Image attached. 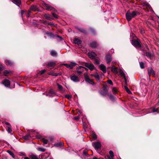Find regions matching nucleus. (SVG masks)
Listing matches in <instances>:
<instances>
[{
    "label": "nucleus",
    "instance_id": "obj_1",
    "mask_svg": "<svg viewBox=\"0 0 159 159\" xmlns=\"http://www.w3.org/2000/svg\"><path fill=\"white\" fill-rule=\"evenodd\" d=\"M138 13L135 11H134L131 13L129 11H128L126 14V19L128 21H130L131 19L137 16Z\"/></svg>",
    "mask_w": 159,
    "mask_h": 159
},
{
    "label": "nucleus",
    "instance_id": "obj_2",
    "mask_svg": "<svg viewBox=\"0 0 159 159\" xmlns=\"http://www.w3.org/2000/svg\"><path fill=\"white\" fill-rule=\"evenodd\" d=\"M132 44L136 48H140L141 47V45L140 42L137 40H133L132 41Z\"/></svg>",
    "mask_w": 159,
    "mask_h": 159
},
{
    "label": "nucleus",
    "instance_id": "obj_3",
    "mask_svg": "<svg viewBox=\"0 0 159 159\" xmlns=\"http://www.w3.org/2000/svg\"><path fill=\"white\" fill-rule=\"evenodd\" d=\"M56 61H51L48 63L47 66L48 67H50L51 69H52L56 65Z\"/></svg>",
    "mask_w": 159,
    "mask_h": 159
},
{
    "label": "nucleus",
    "instance_id": "obj_4",
    "mask_svg": "<svg viewBox=\"0 0 159 159\" xmlns=\"http://www.w3.org/2000/svg\"><path fill=\"white\" fill-rule=\"evenodd\" d=\"M85 66L91 70H93L95 69V67L91 63H86L85 64Z\"/></svg>",
    "mask_w": 159,
    "mask_h": 159
},
{
    "label": "nucleus",
    "instance_id": "obj_5",
    "mask_svg": "<svg viewBox=\"0 0 159 159\" xmlns=\"http://www.w3.org/2000/svg\"><path fill=\"white\" fill-rule=\"evenodd\" d=\"M92 145L96 149L100 148L101 147V143L98 142L93 143Z\"/></svg>",
    "mask_w": 159,
    "mask_h": 159
},
{
    "label": "nucleus",
    "instance_id": "obj_6",
    "mask_svg": "<svg viewBox=\"0 0 159 159\" xmlns=\"http://www.w3.org/2000/svg\"><path fill=\"white\" fill-rule=\"evenodd\" d=\"M55 92L52 89H51L48 93H47L46 95L47 96H49V97H54L55 95Z\"/></svg>",
    "mask_w": 159,
    "mask_h": 159
},
{
    "label": "nucleus",
    "instance_id": "obj_7",
    "mask_svg": "<svg viewBox=\"0 0 159 159\" xmlns=\"http://www.w3.org/2000/svg\"><path fill=\"white\" fill-rule=\"evenodd\" d=\"M43 6L46 7V9L48 11H50L53 10L54 11H55V9L53 7L46 3H43Z\"/></svg>",
    "mask_w": 159,
    "mask_h": 159
},
{
    "label": "nucleus",
    "instance_id": "obj_8",
    "mask_svg": "<svg viewBox=\"0 0 159 159\" xmlns=\"http://www.w3.org/2000/svg\"><path fill=\"white\" fill-rule=\"evenodd\" d=\"M71 80L75 82H77L79 81V78L76 76L73 75L70 76Z\"/></svg>",
    "mask_w": 159,
    "mask_h": 159
},
{
    "label": "nucleus",
    "instance_id": "obj_9",
    "mask_svg": "<svg viewBox=\"0 0 159 159\" xmlns=\"http://www.w3.org/2000/svg\"><path fill=\"white\" fill-rule=\"evenodd\" d=\"M88 56L91 59H94L97 56L96 54L93 52H91L88 53Z\"/></svg>",
    "mask_w": 159,
    "mask_h": 159
},
{
    "label": "nucleus",
    "instance_id": "obj_10",
    "mask_svg": "<svg viewBox=\"0 0 159 159\" xmlns=\"http://www.w3.org/2000/svg\"><path fill=\"white\" fill-rule=\"evenodd\" d=\"M105 59L107 64L110 63L112 60L111 57L110 55H107L105 57Z\"/></svg>",
    "mask_w": 159,
    "mask_h": 159
},
{
    "label": "nucleus",
    "instance_id": "obj_11",
    "mask_svg": "<svg viewBox=\"0 0 159 159\" xmlns=\"http://www.w3.org/2000/svg\"><path fill=\"white\" fill-rule=\"evenodd\" d=\"M85 80L86 82L91 84L93 85L94 84L93 80L90 79L87 76H85Z\"/></svg>",
    "mask_w": 159,
    "mask_h": 159
},
{
    "label": "nucleus",
    "instance_id": "obj_12",
    "mask_svg": "<svg viewBox=\"0 0 159 159\" xmlns=\"http://www.w3.org/2000/svg\"><path fill=\"white\" fill-rule=\"evenodd\" d=\"M2 84H3L5 86L9 87L10 86V81L6 79L3 81Z\"/></svg>",
    "mask_w": 159,
    "mask_h": 159
},
{
    "label": "nucleus",
    "instance_id": "obj_13",
    "mask_svg": "<svg viewBox=\"0 0 159 159\" xmlns=\"http://www.w3.org/2000/svg\"><path fill=\"white\" fill-rule=\"evenodd\" d=\"M99 67L100 70H102L103 73H106L107 71L106 66L103 64H101L99 66Z\"/></svg>",
    "mask_w": 159,
    "mask_h": 159
},
{
    "label": "nucleus",
    "instance_id": "obj_14",
    "mask_svg": "<svg viewBox=\"0 0 159 159\" xmlns=\"http://www.w3.org/2000/svg\"><path fill=\"white\" fill-rule=\"evenodd\" d=\"M148 72L149 75H155L154 70L151 67H149L148 68Z\"/></svg>",
    "mask_w": 159,
    "mask_h": 159
},
{
    "label": "nucleus",
    "instance_id": "obj_15",
    "mask_svg": "<svg viewBox=\"0 0 159 159\" xmlns=\"http://www.w3.org/2000/svg\"><path fill=\"white\" fill-rule=\"evenodd\" d=\"M74 43L79 45L81 43V41L78 38H75L73 40Z\"/></svg>",
    "mask_w": 159,
    "mask_h": 159
},
{
    "label": "nucleus",
    "instance_id": "obj_16",
    "mask_svg": "<svg viewBox=\"0 0 159 159\" xmlns=\"http://www.w3.org/2000/svg\"><path fill=\"white\" fill-rule=\"evenodd\" d=\"M48 74L49 75L53 76H57L58 75H61V73H55L53 72H48Z\"/></svg>",
    "mask_w": 159,
    "mask_h": 159
},
{
    "label": "nucleus",
    "instance_id": "obj_17",
    "mask_svg": "<svg viewBox=\"0 0 159 159\" xmlns=\"http://www.w3.org/2000/svg\"><path fill=\"white\" fill-rule=\"evenodd\" d=\"M119 70L117 67H115L114 66H112L111 68V71L114 73H117L118 72Z\"/></svg>",
    "mask_w": 159,
    "mask_h": 159
},
{
    "label": "nucleus",
    "instance_id": "obj_18",
    "mask_svg": "<svg viewBox=\"0 0 159 159\" xmlns=\"http://www.w3.org/2000/svg\"><path fill=\"white\" fill-rule=\"evenodd\" d=\"M103 91H102L101 94L103 95H105L107 93V90L106 87L104 86L102 88Z\"/></svg>",
    "mask_w": 159,
    "mask_h": 159
},
{
    "label": "nucleus",
    "instance_id": "obj_19",
    "mask_svg": "<svg viewBox=\"0 0 159 159\" xmlns=\"http://www.w3.org/2000/svg\"><path fill=\"white\" fill-rule=\"evenodd\" d=\"M97 45V43L95 41L91 43L90 44V46L91 47L94 48L96 47Z\"/></svg>",
    "mask_w": 159,
    "mask_h": 159
},
{
    "label": "nucleus",
    "instance_id": "obj_20",
    "mask_svg": "<svg viewBox=\"0 0 159 159\" xmlns=\"http://www.w3.org/2000/svg\"><path fill=\"white\" fill-rule=\"evenodd\" d=\"M37 9L38 8L36 6L32 5L31 6L30 8V11L31 10L34 11H37Z\"/></svg>",
    "mask_w": 159,
    "mask_h": 159
},
{
    "label": "nucleus",
    "instance_id": "obj_21",
    "mask_svg": "<svg viewBox=\"0 0 159 159\" xmlns=\"http://www.w3.org/2000/svg\"><path fill=\"white\" fill-rule=\"evenodd\" d=\"M146 56L149 58L151 59L153 57V55L149 52H146Z\"/></svg>",
    "mask_w": 159,
    "mask_h": 159
},
{
    "label": "nucleus",
    "instance_id": "obj_22",
    "mask_svg": "<svg viewBox=\"0 0 159 159\" xmlns=\"http://www.w3.org/2000/svg\"><path fill=\"white\" fill-rule=\"evenodd\" d=\"M118 72H119L120 75L121 76H122L123 77L125 76V74L123 71L121 69H119L118 71Z\"/></svg>",
    "mask_w": 159,
    "mask_h": 159
},
{
    "label": "nucleus",
    "instance_id": "obj_23",
    "mask_svg": "<svg viewBox=\"0 0 159 159\" xmlns=\"http://www.w3.org/2000/svg\"><path fill=\"white\" fill-rule=\"evenodd\" d=\"M57 85L59 90L60 91H61L62 92H64V91L62 86L61 85H60L59 84H57Z\"/></svg>",
    "mask_w": 159,
    "mask_h": 159
},
{
    "label": "nucleus",
    "instance_id": "obj_24",
    "mask_svg": "<svg viewBox=\"0 0 159 159\" xmlns=\"http://www.w3.org/2000/svg\"><path fill=\"white\" fill-rule=\"evenodd\" d=\"M30 135L29 134H27L26 135H25V136L23 137V138L25 140H27L28 139H30Z\"/></svg>",
    "mask_w": 159,
    "mask_h": 159
},
{
    "label": "nucleus",
    "instance_id": "obj_25",
    "mask_svg": "<svg viewBox=\"0 0 159 159\" xmlns=\"http://www.w3.org/2000/svg\"><path fill=\"white\" fill-rule=\"evenodd\" d=\"M50 54L52 56H56L57 53V52L54 50H52L50 51Z\"/></svg>",
    "mask_w": 159,
    "mask_h": 159
},
{
    "label": "nucleus",
    "instance_id": "obj_26",
    "mask_svg": "<svg viewBox=\"0 0 159 159\" xmlns=\"http://www.w3.org/2000/svg\"><path fill=\"white\" fill-rule=\"evenodd\" d=\"M77 29H78V30L80 31V32L84 33V34H86V31L85 30H84L81 28H77Z\"/></svg>",
    "mask_w": 159,
    "mask_h": 159
},
{
    "label": "nucleus",
    "instance_id": "obj_27",
    "mask_svg": "<svg viewBox=\"0 0 159 159\" xmlns=\"http://www.w3.org/2000/svg\"><path fill=\"white\" fill-rule=\"evenodd\" d=\"M64 145V143H63L60 142V143H56L55 144V146L57 147H60Z\"/></svg>",
    "mask_w": 159,
    "mask_h": 159
},
{
    "label": "nucleus",
    "instance_id": "obj_28",
    "mask_svg": "<svg viewBox=\"0 0 159 159\" xmlns=\"http://www.w3.org/2000/svg\"><path fill=\"white\" fill-rule=\"evenodd\" d=\"M14 1V3H16V4L18 6H19L18 5H17V4H21V1L20 0H13Z\"/></svg>",
    "mask_w": 159,
    "mask_h": 159
},
{
    "label": "nucleus",
    "instance_id": "obj_29",
    "mask_svg": "<svg viewBox=\"0 0 159 159\" xmlns=\"http://www.w3.org/2000/svg\"><path fill=\"white\" fill-rule=\"evenodd\" d=\"M30 157L31 159H38L37 157L33 154H31L30 156Z\"/></svg>",
    "mask_w": 159,
    "mask_h": 159
},
{
    "label": "nucleus",
    "instance_id": "obj_30",
    "mask_svg": "<svg viewBox=\"0 0 159 159\" xmlns=\"http://www.w3.org/2000/svg\"><path fill=\"white\" fill-rule=\"evenodd\" d=\"M84 69H85L86 70L87 69V68H85L81 66H80L78 67H77L76 69L77 70H84Z\"/></svg>",
    "mask_w": 159,
    "mask_h": 159
},
{
    "label": "nucleus",
    "instance_id": "obj_31",
    "mask_svg": "<svg viewBox=\"0 0 159 159\" xmlns=\"http://www.w3.org/2000/svg\"><path fill=\"white\" fill-rule=\"evenodd\" d=\"M44 16L46 19L48 20H51L52 19L49 14H45L44 15Z\"/></svg>",
    "mask_w": 159,
    "mask_h": 159
},
{
    "label": "nucleus",
    "instance_id": "obj_32",
    "mask_svg": "<svg viewBox=\"0 0 159 159\" xmlns=\"http://www.w3.org/2000/svg\"><path fill=\"white\" fill-rule=\"evenodd\" d=\"M7 152L13 158H14L15 156L14 153L10 150H7Z\"/></svg>",
    "mask_w": 159,
    "mask_h": 159
},
{
    "label": "nucleus",
    "instance_id": "obj_33",
    "mask_svg": "<svg viewBox=\"0 0 159 159\" xmlns=\"http://www.w3.org/2000/svg\"><path fill=\"white\" fill-rule=\"evenodd\" d=\"M42 142L44 143V144H47L48 142V140L47 139H46L45 138H42Z\"/></svg>",
    "mask_w": 159,
    "mask_h": 159
},
{
    "label": "nucleus",
    "instance_id": "obj_34",
    "mask_svg": "<svg viewBox=\"0 0 159 159\" xmlns=\"http://www.w3.org/2000/svg\"><path fill=\"white\" fill-rule=\"evenodd\" d=\"M94 77L95 78L97 79V80H99L100 79L99 76L97 73H96L95 74V75H94Z\"/></svg>",
    "mask_w": 159,
    "mask_h": 159
},
{
    "label": "nucleus",
    "instance_id": "obj_35",
    "mask_svg": "<svg viewBox=\"0 0 159 159\" xmlns=\"http://www.w3.org/2000/svg\"><path fill=\"white\" fill-rule=\"evenodd\" d=\"M37 150L39 151L43 152L45 151L46 149L43 148H39L37 149Z\"/></svg>",
    "mask_w": 159,
    "mask_h": 159
},
{
    "label": "nucleus",
    "instance_id": "obj_36",
    "mask_svg": "<svg viewBox=\"0 0 159 159\" xmlns=\"http://www.w3.org/2000/svg\"><path fill=\"white\" fill-rule=\"evenodd\" d=\"M5 62L7 65H11L12 64V62L10 60H6Z\"/></svg>",
    "mask_w": 159,
    "mask_h": 159
},
{
    "label": "nucleus",
    "instance_id": "obj_37",
    "mask_svg": "<svg viewBox=\"0 0 159 159\" xmlns=\"http://www.w3.org/2000/svg\"><path fill=\"white\" fill-rule=\"evenodd\" d=\"M125 89L126 90V92L129 94H131V92L130 91V90L129 89H128V88L126 86H125Z\"/></svg>",
    "mask_w": 159,
    "mask_h": 159
},
{
    "label": "nucleus",
    "instance_id": "obj_38",
    "mask_svg": "<svg viewBox=\"0 0 159 159\" xmlns=\"http://www.w3.org/2000/svg\"><path fill=\"white\" fill-rule=\"evenodd\" d=\"M64 65L67 68H70V69H72L71 68V66L70 64H64Z\"/></svg>",
    "mask_w": 159,
    "mask_h": 159
},
{
    "label": "nucleus",
    "instance_id": "obj_39",
    "mask_svg": "<svg viewBox=\"0 0 159 159\" xmlns=\"http://www.w3.org/2000/svg\"><path fill=\"white\" fill-rule=\"evenodd\" d=\"M109 153L110 155V157H113L114 155L113 152L112 151H110L109 152Z\"/></svg>",
    "mask_w": 159,
    "mask_h": 159
},
{
    "label": "nucleus",
    "instance_id": "obj_40",
    "mask_svg": "<svg viewBox=\"0 0 159 159\" xmlns=\"http://www.w3.org/2000/svg\"><path fill=\"white\" fill-rule=\"evenodd\" d=\"M140 66L142 69L144 68V64L143 62H140L139 63Z\"/></svg>",
    "mask_w": 159,
    "mask_h": 159
},
{
    "label": "nucleus",
    "instance_id": "obj_41",
    "mask_svg": "<svg viewBox=\"0 0 159 159\" xmlns=\"http://www.w3.org/2000/svg\"><path fill=\"white\" fill-rule=\"evenodd\" d=\"M76 64L75 62H71V64H70V65L71 66V68L72 69L73 68V67L75 66Z\"/></svg>",
    "mask_w": 159,
    "mask_h": 159
},
{
    "label": "nucleus",
    "instance_id": "obj_42",
    "mask_svg": "<svg viewBox=\"0 0 159 159\" xmlns=\"http://www.w3.org/2000/svg\"><path fill=\"white\" fill-rule=\"evenodd\" d=\"M143 6L149 8L150 7V5L148 3H144L143 4Z\"/></svg>",
    "mask_w": 159,
    "mask_h": 159
},
{
    "label": "nucleus",
    "instance_id": "obj_43",
    "mask_svg": "<svg viewBox=\"0 0 159 159\" xmlns=\"http://www.w3.org/2000/svg\"><path fill=\"white\" fill-rule=\"evenodd\" d=\"M92 137L95 139H96L97 138V136L95 134L93 133L92 134Z\"/></svg>",
    "mask_w": 159,
    "mask_h": 159
},
{
    "label": "nucleus",
    "instance_id": "obj_44",
    "mask_svg": "<svg viewBox=\"0 0 159 159\" xmlns=\"http://www.w3.org/2000/svg\"><path fill=\"white\" fill-rule=\"evenodd\" d=\"M65 97L67 98L68 99H70L71 98V96L69 95H66L65 96Z\"/></svg>",
    "mask_w": 159,
    "mask_h": 159
},
{
    "label": "nucleus",
    "instance_id": "obj_45",
    "mask_svg": "<svg viewBox=\"0 0 159 159\" xmlns=\"http://www.w3.org/2000/svg\"><path fill=\"white\" fill-rule=\"evenodd\" d=\"M83 70H77V72L78 74L80 75L82 73Z\"/></svg>",
    "mask_w": 159,
    "mask_h": 159
},
{
    "label": "nucleus",
    "instance_id": "obj_46",
    "mask_svg": "<svg viewBox=\"0 0 159 159\" xmlns=\"http://www.w3.org/2000/svg\"><path fill=\"white\" fill-rule=\"evenodd\" d=\"M7 128H8L7 131H8V132L9 133H10L12 131L11 129L9 126H8Z\"/></svg>",
    "mask_w": 159,
    "mask_h": 159
},
{
    "label": "nucleus",
    "instance_id": "obj_47",
    "mask_svg": "<svg viewBox=\"0 0 159 159\" xmlns=\"http://www.w3.org/2000/svg\"><path fill=\"white\" fill-rule=\"evenodd\" d=\"M9 72L7 70H6L4 71V75L6 76L9 73Z\"/></svg>",
    "mask_w": 159,
    "mask_h": 159
},
{
    "label": "nucleus",
    "instance_id": "obj_48",
    "mask_svg": "<svg viewBox=\"0 0 159 159\" xmlns=\"http://www.w3.org/2000/svg\"><path fill=\"white\" fill-rule=\"evenodd\" d=\"M30 13H31V11H30V10H29L28 11V13H27V17H29L30 16Z\"/></svg>",
    "mask_w": 159,
    "mask_h": 159
},
{
    "label": "nucleus",
    "instance_id": "obj_49",
    "mask_svg": "<svg viewBox=\"0 0 159 159\" xmlns=\"http://www.w3.org/2000/svg\"><path fill=\"white\" fill-rule=\"evenodd\" d=\"M46 71V70H42L40 71V74L41 75H42Z\"/></svg>",
    "mask_w": 159,
    "mask_h": 159
},
{
    "label": "nucleus",
    "instance_id": "obj_50",
    "mask_svg": "<svg viewBox=\"0 0 159 159\" xmlns=\"http://www.w3.org/2000/svg\"><path fill=\"white\" fill-rule=\"evenodd\" d=\"M109 98L111 100H113L114 99V96L111 94L109 95Z\"/></svg>",
    "mask_w": 159,
    "mask_h": 159
},
{
    "label": "nucleus",
    "instance_id": "obj_51",
    "mask_svg": "<svg viewBox=\"0 0 159 159\" xmlns=\"http://www.w3.org/2000/svg\"><path fill=\"white\" fill-rule=\"evenodd\" d=\"M112 91L115 93H116L117 92V90L115 88H113Z\"/></svg>",
    "mask_w": 159,
    "mask_h": 159
},
{
    "label": "nucleus",
    "instance_id": "obj_52",
    "mask_svg": "<svg viewBox=\"0 0 159 159\" xmlns=\"http://www.w3.org/2000/svg\"><path fill=\"white\" fill-rule=\"evenodd\" d=\"M80 118V117L79 116H75L74 117V119L76 120H78Z\"/></svg>",
    "mask_w": 159,
    "mask_h": 159
},
{
    "label": "nucleus",
    "instance_id": "obj_53",
    "mask_svg": "<svg viewBox=\"0 0 159 159\" xmlns=\"http://www.w3.org/2000/svg\"><path fill=\"white\" fill-rule=\"evenodd\" d=\"M95 63L96 64H99V61L98 60H96L95 61Z\"/></svg>",
    "mask_w": 159,
    "mask_h": 159
},
{
    "label": "nucleus",
    "instance_id": "obj_54",
    "mask_svg": "<svg viewBox=\"0 0 159 159\" xmlns=\"http://www.w3.org/2000/svg\"><path fill=\"white\" fill-rule=\"evenodd\" d=\"M108 84H110L111 85H112L113 84L112 82L111 81V80H108Z\"/></svg>",
    "mask_w": 159,
    "mask_h": 159
},
{
    "label": "nucleus",
    "instance_id": "obj_55",
    "mask_svg": "<svg viewBox=\"0 0 159 159\" xmlns=\"http://www.w3.org/2000/svg\"><path fill=\"white\" fill-rule=\"evenodd\" d=\"M52 16H53L55 18H58L57 16V15H56V14H55L54 13H52Z\"/></svg>",
    "mask_w": 159,
    "mask_h": 159
},
{
    "label": "nucleus",
    "instance_id": "obj_56",
    "mask_svg": "<svg viewBox=\"0 0 159 159\" xmlns=\"http://www.w3.org/2000/svg\"><path fill=\"white\" fill-rule=\"evenodd\" d=\"M157 109H156V108H153V109H152V112H157Z\"/></svg>",
    "mask_w": 159,
    "mask_h": 159
},
{
    "label": "nucleus",
    "instance_id": "obj_57",
    "mask_svg": "<svg viewBox=\"0 0 159 159\" xmlns=\"http://www.w3.org/2000/svg\"><path fill=\"white\" fill-rule=\"evenodd\" d=\"M123 78H124V80H125V81L126 84L127 83V79H126L125 76V77H124Z\"/></svg>",
    "mask_w": 159,
    "mask_h": 159
},
{
    "label": "nucleus",
    "instance_id": "obj_58",
    "mask_svg": "<svg viewBox=\"0 0 159 159\" xmlns=\"http://www.w3.org/2000/svg\"><path fill=\"white\" fill-rule=\"evenodd\" d=\"M57 37L59 38V39L61 41V40L63 39L62 38V37H61L59 36L58 35L57 36Z\"/></svg>",
    "mask_w": 159,
    "mask_h": 159
},
{
    "label": "nucleus",
    "instance_id": "obj_59",
    "mask_svg": "<svg viewBox=\"0 0 159 159\" xmlns=\"http://www.w3.org/2000/svg\"><path fill=\"white\" fill-rule=\"evenodd\" d=\"M25 12V11H24L23 10H22L21 11V15L22 16L23 13H24Z\"/></svg>",
    "mask_w": 159,
    "mask_h": 159
},
{
    "label": "nucleus",
    "instance_id": "obj_60",
    "mask_svg": "<svg viewBox=\"0 0 159 159\" xmlns=\"http://www.w3.org/2000/svg\"><path fill=\"white\" fill-rule=\"evenodd\" d=\"M5 124H6L7 125H10V124H9V123H8V122H6V123H5Z\"/></svg>",
    "mask_w": 159,
    "mask_h": 159
},
{
    "label": "nucleus",
    "instance_id": "obj_61",
    "mask_svg": "<svg viewBox=\"0 0 159 159\" xmlns=\"http://www.w3.org/2000/svg\"><path fill=\"white\" fill-rule=\"evenodd\" d=\"M108 159H113V157H108Z\"/></svg>",
    "mask_w": 159,
    "mask_h": 159
},
{
    "label": "nucleus",
    "instance_id": "obj_62",
    "mask_svg": "<svg viewBox=\"0 0 159 159\" xmlns=\"http://www.w3.org/2000/svg\"><path fill=\"white\" fill-rule=\"evenodd\" d=\"M24 159H30L28 157H24Z\"/></svg>",
    "mask_w": 159,
    "mask_h": 159
},
{
    "label": "nucleus",
    "instance_id": "obj_63",
    "mask_svg": "<svg viewBox=\"0 0 159 159\" xmlns=\"http://www.w3.org/2000/svg\"><path fill=\"white\" fill-rule=\"evenodd\" d=\"M94 75H95V74H91L90 75L91 76H94Z\"/></svg>",
    "mask_w": 159,
    "mask_h": 159
},
{
    "label": "nucleus",
    "instance_id": "obj_64",
    "mask_svg": "<svg viewBox=\"0 0 159 159\" xmlns=\"http://www.w3.org/2000/svg\"><path fill=\"white\" fill-rule=\"evenodd\" d=\"M86 153H87L85 152H83V154L84 155H86Z\"/></svg>",
    "mask_w": 159,
    "mask_h": 159
}]
</instances>
